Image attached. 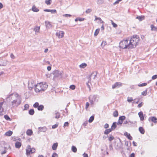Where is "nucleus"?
<instances>
[{
	"label": "nucleus",
	"instance_id": "f257e3e1",
	"mask_svg": "<svg viewBox=\"0 0 157 157\" xmlns=\"http://www.w3.org/2000/svg\"><path fill=\"white\" fill-rule=\"evenodd\" d=\"M21 98L18 94L14 93L9 95L6 98L7 101H10V105L11 108H14L17 107L21 102Z\"/></svg>",
	"mask_w": 157,
	"mask_h": 157
},
{
	"label": "nucleus",
	"instance_id": "f03ea898",
	"mask_svg": "<svg viewBox=\"0 0 157 157\" xmlns=\"http://www.w3.org/2000/svg\"><path fill=\"white\" fill-rule=\"evenodd\" d=\"M129 40L131 48L132 49L135 48L138 44L139 43L140 39L137 36H133Z\"/></svg>",
	"mask_w": 157,
	"mask_h": 157
},
{
	"label": "nucleus",
	"instance_id": "7ed1b4c3",
	"mask_svg": "<svg viewBox=\"0 0 157 157\" xmlns=\"http://www.w3.org/2000/svg\"><path fill=\"white\" fill-rule=\"evenodd\" d=\"M48 86L45 82L38 83L35 86V91L36 93L44 91L47 88Z\"/></svg>",
	"mask_w": 157,
	"mask_h": 157
},
{
	"label": "nucleus",
	"instance_id": "20e7f679",
	"mask_svg": "<svg viewBox=\"0 0 157 157\" xmlns=\"http://www.w3.org/2000/svg\"><path fill=\"white\" fill-rule=\"evenodd\" d=\"M129 39L123 40L119 43V47L122 49H131Z\"/></svg>",
	"mask_w": 157,
	"mask_h": 157
},
{
	"label": "nucleus",
	"instance_id": "39448f33",
	"mask_svg": "<svg viewBox=\"0 0 157 157\" xmlns=\"http://www.w3.org/2000/svg\"><path fill=\"white\" fill-rule=\"evenodd\" d=\"M35 149L34 148H31L29 145H28L26 149V154L27 155L35 152Z\"/></svg>",
	"mask_w": 157,
	"mask_h": 157
},
{
	"label": "nucleus",
	"instance_id": "423d86ee",
	"mask_svg": "<svg viewBox=\"0 0 157 157\" xmlns=\"http://www.w3.org/2000/svg\"><path fill=\"white\" fill-rule=\"evenodd\" d=\"M36 82L33 80H31L29 81L28 87L31 90L34 87H35L36 85Z\"/></svg>",
	"mask_w": 157,
	"mask_h": 157
},
{
	"label": "nucleus",
	"instance_id": "0eeeda50",
	"mask_svg": "<svg viewBox=\"0 0 157 157\" xmlns=\"http://www.w3.org/2000/svg\"><path fill=\"white\" fill-rule=\"evenodd\" d=\"M97 96L96 95H90L89 97V99L90 103L93 105L94 102L96 101Z\"/></svg>",
	"mask_w": 157,
	"mask_h": 157
},
{
	"label": "nucleus",
	"instance_id": "6e6552de",
	"mask_svg": "<svg viewBox=\"0 0 157 157\" xmlns=\"http://www.w3.org/2000/svg\"><path fill=\"white\" fill-rule=\"evenodd\" d=\"M97 72L96 71L93 72L88 77V78L90 80V81H91V78H93L94 79L97 77Z\"/></svg>",
	"mask_w": 157,
	"mask_h": 157
},
{
	"label": "nucleus",
	"instance_id": "1a4fd4ad",
	"mask_svg": "<svg viewBox=\"0 0 157 157\" xmlns=\"http://www.w3.org/2000/svg\"><path fill=\"white\" fill-rule=\"evenodd\" d=\"M54 76L56 77L61 78L62 77V73L58 70H55L54 72Z\"/></svg>",
	"mask_w": 157,
	"mask_h": 157
},
{
	"label": "nucleus",
	"instance_id": "9d476101",
	"mask_svg": "<svg viewBox=\"0 0 157 157\" xmlns=\"http://www.w3.org/2000/svg\"><path fill=\"white\" fill-rule=\"evenodd\" d=\"M122 86V83L120 82H116L112 85V88L113 89H114L116 88H119Z\"/></svg>",
	"mask_w": 157,
	"mask_h": 157
},
{
	"label": "nucleus",
	"instance_id": "9b49d317",
	"mask_svg": "<svg viewBox=\"0 0 157 157\" xmlns=\"http://www.w3.org/2000/svg\"><path fill=\"white\" fill-rule=\"evenodd\" d=\"M4 103V101L0 102V115H3V112H4V108L3 107V105Z\"/></svg>",
	"mask_w": 157,
	"mask_h": 157
},
{
	"label": "nucleus",
	"instance_id": "f8f14e48",
	"mask_svg": "<svg viewBox=\"0 0 157 157\" xmlns=\"http://www.w3.org/2000/svg\"><path fill=\"white\" fill-rule=\"evenodd\" d=\"M64 34V32L60 31L58 32H57L56 33V35L59 38H62Z\"/></svg>",
	"mask_w": 157,
	"mask_h": 157
},
{
	"label": "nucleus",
	"instance_id": "ddd939ff",
	"mask_svg": "<svg viewBox=\"0 0 157 157\" xmlns=\"http://www.w3.org/2000/svg\"><path fill=\"white\" fill-rule=\"evenodd\" d=\"M151 120L152 122L155 123H156L157 122V118L155 117H149L148 119V120L150 121Z\"/></svg>",
	"mask_w": 157,
	"mask_h": 157
},
{
	"label": "nucleus",
	"instance_id": "4468645a",
	"mask_svg": "<svg viewBox=\"0 0 157 157\" xmlns=\"http://www.w3.org/2000/svg\"><path fill=\"white\" fill-rule=\"evenodd\" d=\"M45 26L47 29H50L52 27V25L50 24V22L48 21H45Z\"/></svg>",
	"mask_w": 157,
	"mask_h": 157
},
{
	"label": "nucleus",
	"instance_id": "2eb2a0df",
	"mask_svg": "<svg viewBox=\"0 0 157 157\" xmlns=\"http://www.w3.org/2000/svg\"><path fill=\"white\" fill-rule=\"evenodd\" d=\"M45 12H50L52 13H56V10L45 9L44 10Z\"/></svg>",
	"mask_w": 157,
	"mask_h": 157
},
{
	"label": "nucleus",
	"instance_id": "dca6fc26",
	"mask_svg": "<svg viewBox=\"0 0 157 157\" xmlns=\"http://www.w3.org/2000/svg\"><path fill=\"white\" fill-rule=\"evenodd\" d=\"M38 129L39 130V131L41 132H45L47 130V128L45 127H39L38 128Z\"/></svg>",
	"mask_w": 157,
	"mask_h": 157
},
{
	"label": "nucleus",
	"instance_id": "f3484780",
	"mask_svg": "<svg viewBox=\"0 0 157 157\" xmlns=\"http://www.w3.org/2000/svg\"><path fill=\"white\" fill-rule=\"evenodd\" d=\"M139 116L140 118L141 121H143L144 119V117L143 116V113L142 112H139L138 113Z\"/></svg>",
	"mask_w": 157,
	"mask_h": 157
},
{
	"label": "nucleus",
	"instance_id": "a211bd4d",
	"mask_svg": "<svg viewBox=\"0 0 157 157\" xmlns=\"http://www.w3.org/2000/svg\"><path fill=\"white\" fill-rule=\"evenodd\" d=\"M126 117L124 116H121L119 117L118 121L121 122L122 124L123 121L125 119Z\"/></svg>",
	"mask_w": 157,
	"mask_h": 157
},
{
	"label": "nucleus",
	"instance_id": "6ab92c4d",
	"mask_svg": "<svg viewBox=\"0 0 157 157\" xmlns=\"http://www.w3.org/2000/svg\"><path fill=\"white\" fill-rule=\"evenodd\" d=\"M21 143L18 141H17L15 144V147L16 148H20L21 147Z\"/></svg>",
	"mask_w": 157,
	"mask_h": 157
},
{
	"label": "nucleus",
	"instance_id": "aec40b11",
	"mask_svg": "<svg viewBox=\"0 0 157 157\" xmlns=\"http://www.w3.org/2000/svg\"><path fill=\"white\" fill-rule=\"evenodd\" d=\"M124 135L126 136L130 140H132V137L130 136L129 133H128L127 132H125L124 133Z\"/></svg>",
	"mask_w": 157,
	"mask_h": 157
},
{
	"label": "nucleus",
	"instance_id": "412c9836",
	"mask_svg": "<svg viewBox=\"0 0 157 157\" xmlns=\"http://www.w3.org/2000/svg\"><path fill=\"white\" fill-rule=\"evenodd\" d=\"M32 10L34 12H37L39 11V10L34 5L33 6Z\"/></svg>",
	"mask_w": 157,
	"mask_h": 157
},
{
	"label": "nucleus",
	"instance_id": "4be33fe9",
	"mask_svg": "<svg viewBox=\"0 0 157 157\" xmlns=\"http://www.w3.org/2000/svg\"><path fill=\"white\" fill-rule=\"evenodd\" d=\"M58 146V144L57 143H54L52 146V148L53 150H55L56 149Z\"/></svg>",
	"mask_w": 157,
	"mask_h": 157
},
{
	"label": "nucleus",
	"instance_id": "5701e85b",
	"mask_svg": "<svg viewBox=\"0 0 157 157\" xmlns=\"http://www.w3.org/2000/svg\"><path fill=\"white\" fill-rule=\"evenodd\" d=\"M13 134V132L10 130L6 132L5 134V135L7 136H10Z\"/></svg>",
	"mask_w": 157,
	"mask_h": 157
},
{
	"label": "nucleus",
	"instance_id": "b1692460",
	"mask_svg": "<svg viewBox=\"0 0 157 157\" xmlns=\"http://www.w3.org/2000/svg\"><path fill=\"white\" fill-rule=\"evenodd\" d=\"M112 131V129L111 128L106 129L104 132V133L105 134L107 135L109 132H111Z\"/></svg>",
	"mask_w": 157,
	"mask_h": 157
},
{
	"label": "nucleus",
	"instance_id": "393cba45",
	"mask_svg": "<svg viewBox=\"0 0 157 157\" xmlns=\"http://www.w3.org/2000/svg\"><path fill=\"white\" fill-rule=\"evenodd\" d=\"M40 29V26H36L34 28L33 30L35 33H38L39 32Z\"/></svg>",
	"mask_w": 157,
	"mask_h": 157
},
{
	"label": "nucleus",
	"instance_id": "a878e982",
	"mask_svg": "<svg viewBox=\"0 0 157 157\" xmlns=\"http://www.w3.org/2000/svg\"><path fill=\"white\" fill-rule=\"evenodd\" d=\"M139 130L140 132L142 134H144V133L145 131L142 127H140L139 128Z\"/></svg>",
	"mask_w": 157,
	"mask_h": 157
},
{
	"label": "nucleus",
	"instance_id": "bb28decb",
	"mask_svg": "<svg viewBox=\"0 0 157 157\" xmlns=\"http://www.w3.org/2000/svg\"><path fill=\"white\" fill-rule=\"evenodd\" d=\"M56 116L55 117L56 118L58 119L59 118L60 113L57 111H55V112Z\"/></svg>",
	"mask_w": 157,
	"mask_h": 157
},
{
	"label": "nucleus",
	"instance_id": "cd10ccee",
	"mask_svg": "<svg viewBox=\"0 0 157 157\" xmlns=\"http://www.w3.org/2000/svg\"><path fill=\"white\" fill-rule=\"evenodd\" d=\"M117 127L116 122H114L112 126L111 129H112V130H114Z\"/></svg>",
	"mask_w": 157,
	"mask_h": 157
},
{
	"label": "nucleus",
	"instance_id": "c85d7f7f",
	"mask_svg": "<svg viewBox=\"0 0 157 157\" xmlns=\"http://www.w3.org/2000/svg\"><path fill=\"white\" fill-rule=\"evenodd\" d=\"M33 133L32 131L31 130L28 129L26 132V134L28 136H31Z\"/></svg>",
	"mask_w": 157,
	"mask_h": 157
},
{
	"label": "nucleus",
	"instance_id": "c756f323",
	"mask_svg": "<svg viewBox=\"0 0 157 157\" xmlns=\"http://www.w3.org/2000/svg\"><path fill=\"white\" fill-rule=\"evenodd\" d=\"M87 66L86 63H83L80 64L79 66V67L81 68H84Z\"/></svg>",
	"mask_w": 157,
	"mask_h": 157
},
{
	"label": "nucleus",
	"instance_id": "7c9ffc66",
	"mask_svg": "<svg viewBox=\"0 0 157 157\" xmlns=\"http://www.w3.org/2000/svg\"><path fill=\"white\" fill-rule=\"evenodd\" d=\"M44 108V106L43 105H39L37 108V109L39 111H42Z\"/></svg>",
	"mask_w": 157,
	"mask_h": 157
},
{
	"label": "nucleus",
	"instance_id": "2f4dec72",
	"mask_svg": "<svg viewBox=\"0 0 157 157\" xmlns=\"http://www.w3.org/2000/svg\"><path fill=\"white\" fill-rule=\"evenodd\" d=\"M29 114L31 115H33L34 113V111L33 109H32L29 110Z\"/></svg>",
	"mask_w": 157,
	"mask_h": 157
},
{
	"label": "nucleus",
	"instance_id": "473e14b6",
	"mask_svg": "<svg viewBox=\"0 0 157 157\" xmlns=\"http://www.w3.org/2000/svg\"><path fill=\"white\" fill-rule=\"evenodd\" d=\"M151 31H155L156 30L157 28L155 27L154 25H151Z\"/></svg>",
	"mask_w": 157,
	"mask_h": 157
},
{
	"label": "nucleus",
	"instance_id": "72a5a7b5",
	"mask_svg": "<svg viewBox=\"0 0 157 157\" xmlns=\"http://www.w3.org/2000/svg\"><path fill=\"white\" fill-rule=\"evenodd\" d=\"M118 114L117 111H115L113 113V116L115 117H117L118 116Z\"/></svg>",
	"mask_w": 157,
	"mask_h": 157
},
{
	"label": "nucleus",
	"instance_id": "f704fd0d",
	"mask_svg": "<svg viewBox=\"0 0 157 157\" xmlns=\"http://www.w3.org/2000/svg\"><path fill=\"white\" fill-rule=\"evenodd\" d=\"M94 119V117L93 116H91L89 120V122L90 123L92 122Z\"/></svg>",
	"mask_w": 157,
	"mask_h": 157
},
{
	"label": "nucleus",
	"instance_id": "c9c22d12",
	"mask_svg": "<svg viewBox=\"0 0 157 157\" xmlns=\"http://www.w3.org/2000/svg\"><path fill=\"white\" fill-rule=\"evenodd\" d=\"M99 30L100 29H96L94 33V36H97L98 35V34L99 33Z\"/></svg>",
	"mask_w": 157,
	"mask_h": 157
},
{
	"label": "nucleus",
	"instance_id": "e433bc0d",
	"mask_svg": "<svg viewBox=\"0 0 157 157\" xmlns=\"http://www.w3.org/2000/svg\"><path fill=\"white\" fill-rule=\"evenodd\" d=\"M106 44L107 43L106 41H103L101 43V46L102 48H103L104 47Z\"/></svg>",
	"mask_w": 157,
	"mask_h": 157
},
{
	"label": "nucleus",
	"instance_id": "4c0bfd02",
	"mask_svg": "<svg viewBox=\"0 0 157 157\" xmlns=\"http://www.w3.org/2000/svg\"><path fill=\"white\" fill-rule=\"evenodd\" d=\"M71 150L74 152H76L77 151V148L74 146H72L71 147Z\"/></svg>",
	"mask_w": 157,
	"mask_h": 157
},
{
	"label": "nucleus",
	"instance_id": "58836bf2",
	"mask_svg": "<svg viewBox=\"0 0 157 157\" xmlns=\"http://www.w3.org/2000/svg\"><path fill=\"white\" fill-rule=\"evenodd\" d=\"M51 0H45V3L47 5H49L51 4Z\"/></svg>",
	"mask_w": 157,
	"mask_h": 157
},
{
	"label": "nucleus",
	"instance_id": "ea45409f",
	"mask_svg": "<svg viewBox=\"0 0 157 157\" xmlns=\"http://www.w3.org/2000/svg\"><path fill=\"white\" fill-rule=\"evenodd\" d=\"M147 90H145L141 93V94L143 96H146L147 95Z\"/></svg>",
	"mask_w": 157,
	"mask_h": 157
},
{
	"label": "nucleus",
	"instance_id": "a19ab883",
	"mask_svg": "<svg viewBox=\"0 0 157 157\" xmlns=\"http://www.w3.org/2000/svg\"><path fill=\"white\" fill-rule=\"evenodd\" d=\"M39 106V103L37 102H36L33 105V106L34 108H38V106Z\"/></svg>",
	"mask_w": 157,
	"mask_h": 157
},
{
	"label": "nucleus",
	"instance_id": "79ce46f5",
	"mask_svg": "<svg viewBox=\"0 0 157 157\" xmlns=\"http://www.w3.org/2000/svg\"><path fill=\"white\" fill-rule=\"evenodd\" d=\"M132 98V97H128L127 98V101L128 102H131L132 101H133Z\"/></svg>",
	"mask_w": 157,
	"mask_h": 157
},
{
	"label": "nucleus",
	"instance_id": "37998d69",
	"mask_svg": "<svg viewBox=\"0 0 157 157\" xmlns=\"http://www.w3.org/2000/svg\"><path fill=\"white\" fill-rule=\"evenodd\" d=\"M136 18L138 19L140 21H142L143 20V19H144V18H143V17H142L140 16H137L136 17Z\"/></svg>",
	"mask_w": 157,
	"mask_h": 157
},
{
	"label": "nucleus",
	"instance_id": "c03bdc74",
	"mask_svg": "<svg viewBox=\"0 0 157 157\" xmlns=\"http://www.w3.org/2000/svg\"><path fill=\"white\" fill-rule=\"evenodd\" d=\"M29 106L28 104H26L24 106V109L25 110H27L29 108Z\"/></svg>",
	"mask_w": 157,
	"mask_h": 157
},
{
	"label": "nucleus",
	"instance_id": "a18cd8bd",
	"mask_svg": "<svg viewBox=\"0 0 157 157\" xmlns=\"http://www.w3.org/2000/svg\"><path fill=\"white\" fill-rule=\"evenodd\" d=\"M147 85V83H143L142 84H139L138 85V86L139 87L144 86H146Z\"/></svg>",
	"mask_w": 157,
	"mask_h": 157
},
{
	"label": "nucleus",
	"instance_id": "49530a36",
	"mask_svg": "<svg viewBox=\"0 0 157 157\" xmlns=\"http://www.w3.org/2000/svg\"><path fill=\"white\" fill-rule=\"evenodd\" d=\"M90 80L89 79L88 82H87L86 83L89 89L90 90V86L89 84V83H90Z\"/></svg>",
	"mask_w": 157,
	"mask_h": 157
},
{
	"label": "nucleus",
	"instance_id": "de8ad7c7",
	"mask_svg": "<svg viewBox=\"0 0 157 157\" xmlns=\"http://www.w3.org/2000/svg\"><path fill=\"white\" fill-rule=\"evenodd\" d=\"M4 117L7 120H10V118L7 115H4Z\"/></svg>",
	"mask_w": 157,
	"mask_h": 157
},
{
	"label": "nucleus",
	"instance_id": "09e8293b",
	"mask_svg": "<svg viewBox=\"0 0 157 157\" xmlns=\"http://www.w3.org/2000/svg\"><path fill=\"white\" fill-rule=\"evenodd\" d=\"M111 21L112 22V24L113 25V26L115 28L117 26V25L116 24H115V23H114V22H113V21L111 20Z\"/></svg>",
	"mask_w": 157,
	"mask_h": 157
},
{
	"label": "nucleus",
	"instance_id": "8fccbe9b",
	"mask_svg": "<svg viewBox=\"0 0 157 157\" xmlns=\"http://www.w3.org/2000/svg\"><path fill=\"white\" fill-rule=\"evenodd\" d=\"M92 10L91 9H88L86 11V13H89L92 11Z\"/></svg>",
	"mask_w": 157,
	"mask_h": 157
},
{
	"label": "nucleus",
	"instance_id": "3c124183",
	"mask_svg": "<svg viewBox=\"0 0 157 157\" xmlns=\"http://www.w3.org/2000/svg\"><path fill=\"white\" fill-rule=\"evenodd\" d=\"M129 123H132L130 121H124L123 124H128Z\"/></svg>",
	"mask_w": 157,
	"mask_h": 157
},
{
	"label": "nucleus",
	"instance_id": "603ef678",
	"mask_svg": "<svg viewBox=\"0 0 157 157\" xmlns=\"http://www.w3.org/2000/svg\"><path fill=\"white\" fill-rule=\"evenodd\" d=\"M75 86L74 85H71L70 86V88L71 90H73L75 89Z\"/></svg>",
	"mask_w": 157,
	"mask_h": 157
},
{
	"label": "nucleus",
	"instance_id": "864d4df0",
	"mask_svg": "<svg viewBox=\"0 0 157 157\" xmlns=\"http://www.w3.org/2000/svg\"><path fill=\"white\" fill-rule=\"evenodd\" d=\"M114 137L112 135H111L109 138V141H111L114 139Z\"/></svg>",
	"mask_w": 157,
	"mask_h": 157
},
{
	"label": "nucleus",
	"instance_id": "5fc2aeb1",
	"mask_svg": "<svg viewBox=\"0 0 157 157\" xmlns=\"http://www.w3.org/2000/svg\"><path fill=\"white\" fill-rule=\"evenodd\" d=\"M63 16L64 17H70L71 16V14H63Z\"/></svg>",
	"mask_w": 157,
	"mask_h": 157
},
{
	"label": "nucleus",
	"instance_id": "6e6d98bb",
	"mask_svg": "<svg viewBox=\"0 0 157 157\" xmlns=\"http://www.w3.org/2000/svg\"><path fill=\"white\" fill-rule=\"evenodd\" d=\"M58 157V154L56 153H54L52 155V157Z\"/></svg>",
	"mask_w": 157,
	"mask_h": 157
},
{
	"label": "nucleus",
	"instance_id": "4d7b16f0",
	"mask_svg": "<svg viewBox=\"0 0 157 157\" xmlns=\"http://www.w3.org/2000/svg\"><path fill=\"white\" fill-rule=\"evenodd\" d=\"M58 126V124H55L52 126V128L53 129H55V128H56Z\"/></svg>",
	"mask_w": 157,
	"mask_h": 157
},
{
	"label": "nucleus",
	"instance_id": "13d9d810",
	"mask_svg": "<svg viewBox=\"0 0 157 157\" xmlns=\"http://www.w3.org/2000/svg\"><path fill=\"white\" fill-rule=\"evenodd\" d=\"M157 78V75H155L153 76L152 77V79L153 80Z\"/></svg>",
	"mask_w": 157,
	"mask_h": 157
},
{
	"label": "nucleus",
	"instance_id": "bf43d9fd",
	"mask_svg": "<svg viewBox=\"0 0 157 157\" xmlns=\"http://www.w3.org/2000/svg\"><path fill=\"white\" fill-rule=\"evenodd\" d=\"M143 102H141V103H140L138 105V107L139 108L141 107L143 105Z\"/></svg>",
	"mask_w": 157,
	"mask_h": 157
},
{
	"label": "nucleus",
	"instance_id": "052dcab7",
	"mask_svg": "<svg viewBox=\"0 0 157 157\" xmlns=\"http://www.w3.org/2000/svg\"><path fill=\"white\" fill-rule=\"evenodd\" d=\"M98 20L100 21V23H103V21H102V20H101V18L98 17Z\"/></svg>",
	"mask_w": 157,
	"mask_h": 157
},
{
	"label": "nucleus",
	"instance_id": "680f3d73",
	"mask_svg": "<svg viewBox=\"0 0 157 157\" xmlns=\"http://www.w3.org/2000/svg\"><path fill=\"white\" fill-rule=\"evenodd\" d=\"M109 124H106L104 126V127L105 128H107L109 127Z\"/></svg>",
	"mask_w": 157,
	"mask_h": 157
},
{
	"label": "nucleus",
	"instance_id": "e2e57ef3",
	"mask_svg": "<svg viewBox=\"0 0 157 157\" xmlns=\"http://www.w3.org/2000/svg\"><path fill=\"white\" fill-rule=\"evenodd\" d=\"M89 106V103L87 102L86 104V109Z\"/></svg>",
	"mask_w": 157,
	"mask_h": 157
},
{
	"label": "nucleus",
	"instance_id": "0e129e2a",
	"mask_svg": "<svg viewBox=\"0 0 157 157\" xmlns=\"http://www.w3.org/2000/svg\"><path fill=\"white\" fill-rule=\"evenodd\" d=\"M122 124V123L120 121H118V122L117 123H116V124H117V125H121Z\"/></svg>",
	"mask_w": 157,
	"mask_h": 157
},
{
	"label": "nucleus",
	"instance_id": "69168bd1",
	"mask_svg": "<svg viewBox=\"0 0 157 157\" xmlns=\"http://www.w3.org/2000/svg\"><path fill=\"white\" fill-rule=\"evenodd\" d=\"M69 123L68 122H65L64 124V126H67L68 125Z\"/></svg>",
	"mask_w": 157,
	"mask_h": 157
},
{
	"label": "nucleus",
	"instance_id": "338daca9",
	"mask_svg": "<svg viewBox=\"0 0 157 157\" xmlns=\"http://www.w3.org/2000/svg\"><path fill=\"white\" fill-rule=\"evenodd\" d=\"M129 157H135V154L133 153H132L130 155Z\"/></svg>",
	"mask_w": 157,
	"mask_h": 157
},
{
	"label": "nucleus",
	"instance_id": "774afa93",
	"mask_svg": "<svg viewBox=\"0 0 157 157\" xmlns=\"http://www.w3.org/2000/svg\"><path fill=\"white\" fill-rule=\"evenodd\" d=\"M83 155L84 157H88L87 154L85 153H84L83 154Z\"/></svg>",
	"mask_w": 157,
	"mask_h": 157
}]
</instances>
